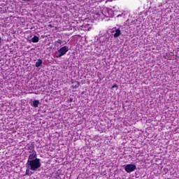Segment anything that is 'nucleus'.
Returning a JSON list of instances; mask_svg holds the SVG:
<instances>
[{
    "instance_id": "1",
    "label": "nucleus",
    "mask_w": 179,
    "mask_h": 179,
    "mask_svg": "<svg viewBox=\"0 0 179 179\" xmlns=\"http://www.w3.org/2000/svg\"><path fill=\"white\" fill-rule=\"evenodd\" d=\"M41 167L40 159L36 158L34 160H27V169H29L31 171H37V169Z\"/></svg>"
},
{
    "instance_id": "2",
    "label": "nucleus",
    "mask_w": 179,
    "mask_h": 179,
    "mask_svg": "<svg viewBox=\"0 0 179 179\" xmlns=\"http://www.w3.org/2000/svg\"><path fill=\"white\" fill-rule=\"evenodd\" d=\"M68 51H69V48H68V46L62 47L58 50L56 57L61 58V57H62V55H65L66 54V52H68Z\"/></svg>"
},
{
    "instance_id": "3",
    "label": "nucleus",
    "mask_w": 179,
    "mask_h": 179,
    "mask_svg": "<svg viewBox=\"0 0 179 179\" xmlns=\"http://www.w3.org/2000/svg\"><path fill=\"white\" fill-rule=\"evenodd\" d=\"M125 171L127 173H132V171H135L136 170V164H127L124 167Z\"/></svg>"
},
{
    "instance_id": "4",
    "label": "nucleus",
    "mask_w": 179,
    "mask_h": 179,
    "mask_svg": "<svg viewBox=\"0 0 179 179\" xmlns=\"http://www.w3.org/2000/svg\"><path fill=\"white\" fill-rule=\"evenodd\" d=\"M35 159H37V152H36V151L29 155L28 160H34Z\"/></svg>"
},
{
    "instance_id": "5",
    "label": "nucleus",
    "mask_w": 179,
    "mask_h": 179,
    "mask_svg": "<svg viewBox=\"0 0 179 179\" xmlns=\"http://www.w3.org/2000/svg\"><path fill=\"white\" fill-rule=\"evenodd\" d=\"M115 33L113 35V37H115V38H117V37H120V34H121V29H115Z\"/></svg>"
},
{
    "instance_id": "6",
    "label": "nucleus",
    "mask_w": 179,
    "mask_h": 179,
    "mask_svg": "<svg viewBox=\"0 0 179 179\" xmlns=\"http://www.w3.org/2000/svg\"><path fill=\"white\" fill-rule=\"evenodd\" d=\"M27 150L29 151V153H34V152H36L34 150V145L31 144Z\"/></svg>"
},
{
    "instance_id": "7",
    "label": "nucleus",
    "mask_w": 179,
    "mask_h": 179,
    "mask_svg": "<svg viewBox=\"0 0 179 179\" xmlns=\"http://www.w3.org/2000/svg\"><path fill=\"white\" fill-rule=\"evenodd\" d=\"M79 86H80V83H79L78 81H76L72 85V89H78Z\"/></svg>"
},
{
    "instance_id": "8",
    "label": "nucleus",
    "mask_w": 179,
    "mask_h": 179,
    "mask_svg": "<svg viewBox=\"0 0 179 179\" xmlns=\"http://www.w3.org/2000/svg\"><path fill=\"white\" fill-rule=\"evenodd\" d=\"M43 64V60H41V59H38V61L36 62L35 66L36 68H38L40 66H41V65Z\"/></svg>"
},
{
    "instance_id": "9",
    "label": "nucleus",
    "mask_w": 179,
    "mask_h": 179,
    "mask_svg": "<svg viewBox=\"0 0 179 179\" xmlns=\"http://www.w3.org/2000/svg\"><path fill=\"white\" fill-rule=\"evenodd\" d=\"M38 104H40V101H38V100H34V101H33V105H32V106H33V107H35V108H37V107H38Z\"/></svg>"
},
{
    "instance_id": "10",
    "label": "nucleus",
    "mask_w": 179,
    "mask_h": 179,
    "mask_svg": "<svg viewBox=\"0 0 179 179\" xmlns=\"http://www.w3.org/2000/svg\"><path fill=\"white\" fill-rule=\"evenodd\" d=\"M55 45L57 47L59 46V44H62V40L58 39L57 41H55L54 43Z\"/></svg>"
},
{
    "instance_id": "11",
    "label": "nucleus",
    "mask_w": 179,
    "mask_h": 179,
    "mask_svg": "<svg viewBox=\"0 0 179 179\" xmlns=\"http://www.w3.org/2000/svg\"><path fill=\"white\" fill-rule=\"evenodd\" d=\"M31 41H32V43H38V36H34L31 38Z\"/></svg>"
},
{
    "instance_id": "12",
    "label": "nucleus",
    "mask_w": 179,
    "mask_h": 179,
    "mask_svg": "<svg viewBox=\"0 0 179 179\" xmlns=\"http://www.w3.org/2000/svg\"><path fill=\"white\" fill-rule=\"evenodd\" d=\"M25 173L27 176H30V169L27 168Z\"/></svg>"
},
{
    "instance_id": "13",
    "label": "nucleus",
    "mask_w": 179,
    "mask_h": 179,
    "mask_svg": "<svg viewBox=\"0 0 179 179\" xmlns=\"http://www.w3.org/2000/svg\"><path fill=\"white\" fill-rule=\"evenodd\" d=\"M114 87H118V85H113L111 87V89H114Z\"/></svg>"
},
{
    "instance_id": "14",
    "label": "nucleus",
    "mask_w": 179,
    "mask_h": 179,
    "mask_svg": "<svg viewBox=\"0 0 179 179\" xmlns=\"http://www.w3.org/2000/svg\"><path fill=\"white\" fill-rule=\"evenodd\" d=\"M70 101H72V99H70Z\"/></svg>"
},
{
    "instance_id": "15",
    "label": "nucleus",
    "mask_w": 179,
    "mask_h": 179,
    "mask_svg": "<svg viewBox=\"0 0 179 179\" xmlns=\"http://www.w3.org/2000/svg\"><path fill=\"white\" fill-rule=\"evenodd\" d=\"M27 1H30V0H27Z\"/></svg>"
}]
</instances>
